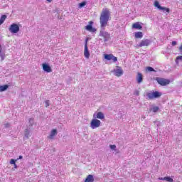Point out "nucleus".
<instances>
[{
	"label": "nucleus",
	"instance_id": "16",
	"mask_svg": "<svg viewBox=\"0 0 182 182\" xmlns=\"http://www.w3.org/2000/svg\"><path fill=\"white\" fill-rule=\"evenodd\" d=\"M95 181V178H93V175H88L85 181V182H93Z\"/></svg>",
	"mask_w": 182,
	"mask_h": 182
},
{
	"label": "nucleus",
	"instance_id": "5",
	"mask_svg": "<svg viewBox=\"0 0 182 182\" xmlns=\"http://www.w3.org/2000/svg\"><path fill=\"white\" fill-rule=\"evenodd\" d=\"M9 31L11 33H18L19 32V26L16 23H13L10 26Z\"/></svg>",
	"mask_w": 182,
	"mask_h": 182
},
{
	"label": "nucleus",
	"instance_id": "32",
	"mask_svg": "<svg viewBox=\"0 0 182 182\" xmlns=\"http://www.w3.org/2000/svg\"><path fill=\"white\" fill-rule=\"evenodd\" d=\"M45 103H46V107H48L49 106V100H46Z\"/></svg>",
	"mask_w": 182,
	"mask_h": 182
},
{
	"label": "nucleus",
	"instance_id": "8",
	"mask_svg": "<svg viewBox=\"0 0 182 182\" xmlns=\"http://www.w3.org/2000/svg\"><path fill=\"white\" fill-rule=\"evenodd\" d=\"M93 118L94 119H100V120H103L105 119V114L102 112H99L97 113L93 114Z\"/></svg>",
	"mask_w": 182,
	"mask_h": 182
},
{
	"label": "nucleus",
	"instance_id": "29",
	"mask_svg": "<svg viewBox=\"0 0 182 182\" xmlns=\"http://www.w3.org/2000/svg\"><path fill=\"white\" fill-rule=\"evenodd\" d=\"M16 161H17V160L16 159H11V161H10V164H16Z\"/></svg>",
	"mask_w": 182,
	"mask_h": 182
},
{
	"label": "nucleus",
	"instance_id": "37",
	"mask_svg": "<svg viewBox=\"0 0 182 182\" xmlns=\"http://www.w3.org/2000/svg\"><path fill=\"white\" fill-rule=\"evenodd\" d=\"M14 166V168H18V166L16 165V164H15Z\"/></svg>",
	"mask_w": 182,
	"mask_h": 182
},
{
	"label": "nucleus",
	"instance_id": "4",
	"mask_svg": "<svg viewBox=\"0 0 182 182\" xmlns=\"http://www.w3.org/2000/svg\"><path fill=\"white\" fill-rule=\"evenodd\" d=\"M156 80L159 85H161V86H166V85H170V80H167L166 78L156 77Z\"/></svg>",
	"mask_w": 182,
	"mask_h": 182
},
{
	"label": "nucleus",
	"instance_id": "3",
	"mask_svg": "<svg viewBox=\"0 0 182 182\" xmlns=\"http://www.w3.org/2000/svg\"><path fill=\"white\" fill-rule=\"evenodd\" d=\"M102 124V122H100V120L96 119V118H93L91 120V122L90 124V127L92 129H98V127Z\"/></svg>",
	"mask_w": 182,
	"mask_h": 182
},
{
	"label": "nucleus",
	"instance_id": "7",
	"mask_svg": "<svg viewBox=\"0 0 182 182\" xmlns=\"http://www.w3.org/2000/svg\"><path fill=\"white\" fill-rule=\"evenodd\" d=\"M105 59L107 60H113V62L116 63L117 60V57H115L113 55V54H105Z\"/></svg>",
	"mask_w": 182,
	"mask_h": 182
},
{
	"label": "nucleus",
	"instance_id": "9",
	"mask_svg": "<svg viewBox=\"0 0 182 182\" xmlns=\"http://www.w3.org/2000/svg\"><path fill=\"white\" fill-rule=\"evenodd\" d=\"M84 55L85 58H87V59H89V57L90 56V53H89V49L87 48V39H86V41L85 43Z\"/></svg>",
	"mask_w": 182,
	"mask_h": 182
},
{
	"label": "nucleus",
	"instance_id": "10",
	"mask_svg": "<svg viewBox=\"0 0 182 182\" xmlns=\"http://www.w3.org/2000/svg\"><path fill=\"white\" fill-rule=\"evenodd\" d=\"M43 70L44 72H47V73H50L52 72V68H50V65L47 63L43 64Z\"/></svg>",
	"mask_w": 182,
	"mask_h": 182
},
{
	"label": "nucleus",
	"instance_id": "6",
	"mask_svg": "<svg viewBox=\"0 0 182 182\" xmlns=\"http://www.w3.org/2000/svg\"><path fill=\"white\" fill-rule=\"evenodd\" d=\"M151 43V41L149 39H144L139 44V48H143V46H149Z\"/></svg>",
	"mask_w": 182,
	"mask_h": 182
},
{
	"label": "nucleus",
	"instance_id": "36",
	"mask_svg": "<svg viewBox=\"0 0 182 182\" xmlns=\"http://www.w3.org/2000/svg\"><path fill=\"white\" fill-rule=\"evenodd\" d=\"M179 50H180V52L182 53V45L180 46Z\"/></svg>",
	"mask_w": 182,
	"mask_h": 182
},
{
	"label": "nucleus",
	"instance_id": "31",
	"mask_svg": "<svg viewBox=\"0 0 182 182\" xmlns=\"http://www.w3.org/2000/svg\"><path fill=\"white\" fill-rule=\"evenodd\" d=\"M29 123H30L31 126H33V119L30 118L29 119Z\"/></svg>",
	"mask_w": 182,
	"mask_h": 182
},
{
	"label": "nucleus",
	"instance_id": "20",
	"mask_svg": "<svg viewBox=\"0 0 182 182\" xmlns=\"http://www.w3.org/2000/svg\"><path fill=\"white\" fill-rule=\"evenodd\" d=\"M160 11H162L163 12H167L168 14H170V9L166 8V7H161V9H159Z\"/></svg>",
	"mask_w": 182,
	"mask_h": 182
},
{
	"label": "nucleus",
	"instance_id": "33",
	"mask_svg": "<svg viewBox=\"0 0 182 182\" xmlns=\"http://www.w3.org/2000/svg\"><path fill=\"white\" fill-rule=\"evenodd\" d=\"M177 45V41H172V46H176Z\"/></svg>",
	"mask_w": 182,
	"mask_h": 182
},
{
	"label": "nucleus",
	"instance_id": "23",
	"mask_svg": "<svg viewBox=\"0 0 182 182\" xmlns=\"http://www.w3.org/2000/svg\"><path fill=\"white\" fill-rule=\"evenodd\" d=\"M154 6L158 8V9H161V6L160 5V3H159V1H155L154 2Z\"/></svg>",
	"mask_w": 182,
	"mask_h": 182
},
{
	"label": "nucleus",
	"instance_id": "18",
	"mask_svg": "<svg viewBox=\"0 0 182 182\" xmlns=\"http://www.w3.org/2000/svg\"><path fill=\"white\" fill-rule=\"evenodd\" d=\"M8 87H9V85H0V92H5V90H8Z\"/></svg>",
	"mask_w": 182,
	"mask_h": 182
},
{
	"label": "nucleus",
	"instance_id": "26",
	"mask_svg": "<svg viewBox=\"0 0 182 182\" xmlns=\"http://www.w3.org/2000/svg\"><path fill=\"white\" fill-rule=\"evenodd\" d=\"M146 70L148 72H155L154 68H153L152 67H147Z\"/></svg>",
	"mask_w": 182,
	"mask_h": 182
},
{
	"label": "nucleus",
	"instance_id": "17",
	"mask_svg": "<svg viewBox=\"0 0 182 182\" xmlns=\"http://www.w3.org/2000/svg\"><path fill=\"white\" fill-rule=\"evenodd\" d=\"M135 38L136 39H141V38H143V33L141 31L135 33Z\"/></svg>",
	"mask_w": 182,
	"mask_h": 182
},
{
	"label": "nucleus",
	"instance_id": "34",
	"mask_svg": "<svg viewBox=\"0 0 182 182\" xmlns=\"http://www.w3.org/2000/svg\"><path fill=\"white\" fill-rule=\"evenodd\" d=\"M22 159H23V156H22L20 155V156H18V158L16 160H17V161H18V160H22Z\"/></svg>",
	"mask_w": 182,
	"mask_h": 182
},
{
	"label": "nucleus",
	"instance_id": "28",
	"mask_svg": "<svg viewBox=\"0 0 182 182\" xmlns=\"http://www.w3.org/2000/svg\"><path fill=\"white\" fill-rule=\"evenodd\" d=\"M134 95L135 96H139V95H140V92L137 90H136L134 92Z\"/></svg>",
	"mask_w": 182,
	"mask_h": 182
},
{
	"label": "nucleus",
	"instance_id": "19",
	"mask_svg": "<svg viewBox=\"0 0 182 182\" xmlns=\"http://www.w3.org/2000/svg\"><path fill=\"white\" fill-rule=\"evenodd\" d=\"M31 133V131L28 129H26L25 130V132H24V137L25 139H29V134Z\"/></svg>",
	"mask_w": 182,
	"mask_h": 182
},
{
	"label": "nucleus",
	"instance_id": "22",
	"mask_svg": "<svg viewBox=\"0 0 182 182\" xmlns=\"http://www.w3.org/2000/svg\"><path fill=\"white\" fill-rule=\"evenodd\" d=\"M159 107L155 106V107L151 108L150 111L153 112L154 113H157V112H159Z\"/></svg>",
	"mask_w": 182,
	"mask_h": 182
},
{
	"label": "nucleus",
	"instance_id": "14",
	"mask_svg": "<svg viewBox=\"0 0 182 182\" xmlns=\"http://www.w3.org/2000/svg\"><path fill=\"white\" fill-rule=\"evenodd\" d=\"M56 134H58V130L56 129H53L49 135V139H53V137H55V136H56Z\"/></svg>",
	"mask_w": 182,
	"mask_h": 182
},
{
	"label": "nucleus",
	"instance_id": "38",
	"mask_svg": "<svg viewBox=\"0 0 182 182\" xmlns=\"http://www.w3.org/2000/svg\"><path fill=\"white\" fill-rule=\"evenodd\" d=\"M47 2H52V0H46Z\"/></svg>",
	"mask_w": 182,
	"mask_h": 182
},
{
	"label": "nucleus",
	"instance_id": "1",
	"mask_svg": "<svg viewBox=\"0 0 182 182\" xmlns=\"http://www.w3.org/2000/svg\"><path fill=\"white\" fill-rule=\"evenodd\" d=\"M110 19V11L108 9H104L100 14V23L102 30L100 32V36L104 38V42H107L110 39V33L105 31L106 25Z\"/></svg>",
	"mask_w": 182,
	"mask_h": 182
},
{
	"label": "nucleus",
	"instance_id": "35",
	"mask_svg": "<svg viewBox=\"0 0 182 182\" xmlns=\"http://www.w3.org/2000/svg\"><path fill=\"white\" fill-rule=\"evenodd\" d=\"M159 179L162 180L163 181H166V177H164V178H159Z\"/></svg>",
	"mask_w": 182,
	"mask_h": 182
},
{
	"label": "nucleus",
	"instance_id": "21",
	"mask_svg": "<svg viewBox=\"0 0 182 182\" xmlns=\"http://www.w3.org/2000/svg\"><path fill=\"white\" fill-rule=\"evenodd\" d=\"M5 19H6V15H3L0 18V25H2L4 22H5Z\"/></svg>",
	"mask_w": 182,
	"mask_h": 182
},
{
	"label": "nucleus",
	"instance_id": "27",
	"mask_svg": "<svg viewBox=\"0 0 182 182\" xmlns=\"http://www.w3.org/2000/svg\"><path fill=\"white\" fill-rule=\"evenodd\" d=\"M179 60H182V55H179L176 58V63H178Z\"/></svg>",
	"mask_w": 182,
	"mask_h": 182
},
{
	"label": "nucleus",
	"instance_id": "12",
	"mask_svg": "<svg viewBox=\"0 0 182 182\" xmlns=\"http://www.w3.org/2000/svg\"><path fill=\"white\" fill-rule=\"evenodd\" d=\"M92 24H93V22L90 21V24L86 26L85 29L87 31H89L90 32H95L96 29L93 28V27L92 26Z\"/></svg>",
	"mask_w": 182,
	"mask_h": 182
},
{
	"label": "nucleus",
	"instance_id": "11",
	"mask_svg": "<svg viewBox=\"0 0 182 182\" xmlns=\"http://www.w3.org/2000/svg\"><path fill=\"white\" fill-rule=\"evenodd\" d=\"M115 76H117V77H120L122 75H123V70L122 68H117L114 70Z\"/></svg>",
	"mask_w": 182,
	"mask_h": 182
},
{
	"label": "nucleus",
	"instance_id": "15",
	"mask_svg": "<svg viewBox=\"0 0 182 182\" xmlns=\"http://www.w3.org/2000/svg\"><path fill=\"white\" fill-rule=\"evenodd\" d=\"M132 28H134V29H141V28H143V26H141V25L140 24V23L136 22V23H134L132 25Z\"/></svg>",
	"mask_w": 182,
	"mask_h": 182
},
{
	"label": "nucleus",
	"instance_id": "30",
	"mask_svg": "<svg viewBox=\"0 0 182 182\" xmlns=\"http://www.w3.org/2000/svg\"><path fill=\"white\" fill-rule=\"evenodd\" d=\"M109 149L111 150H116V145H109Z\"/></svg>",
	"mask_w": 182,
	"mask_h": 182
},
{
	"label": "nucleus",
	"instance_id": "13",
	"mask_svg": "<svg viewBox=\"0 0 182 182\" xmlns=\"http://www.w3.org/2000/svg\"><path fill=\"white\" fill-rule=\"evenodd\" d=\"M136 82L140 84L143 82V75L141 73H138L136 75Z\"/></svg>",
	"mask_w": 182,
	"mask_h": 182
},
{
	"label": "nucleus",
	"instance_id": "25",
	"mask_svg": "<svg viewBox=\"0 0 182 182\" xmlns=\"http://www.w3.org/2000/svg\"><path fill=\"white\" fill-rule=\"evenodd\" d=\"M83 6H86V1H82L79 4V8H83Z\"/></svg>",
	"mask_w": 182,
	"mask_h": 182
},
{
	"label": "nucleus",
	"instance_id": "24",
	"mask_svg": "<svg viewBox=\"0 0 182 182\" xmlns=\"http://www.w3.org/2000/svg\"><path fill=\"white\" fill-rule=\"evenodd\" d=\"M165 181L174 182V180H173V178H170L169 176H166L165 177Z\"/></svg>",
	"mask_w": 182,
	"mask_h": 182
},
{
	"label": "nucleus",
	"instance_id": "2",
	"mask_svg": "<svg viewBox=\"0 0 182 182\" xmlns=\"http://www.w3.org/2000/svg\"><path fill=\"white\" fill-rule=\"evenodd\" d=\"M163 93L159 91H152L150 92H147L146 96L147 100H153L154 99H159V97H161Z\"/></svg>",
	"mask_w": 182,
	"mask_h": 182
}]
</instances>
